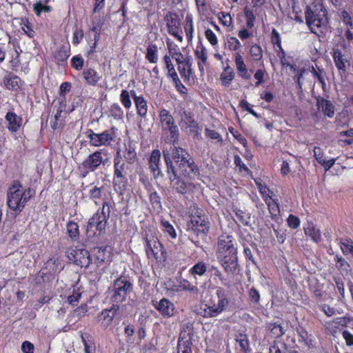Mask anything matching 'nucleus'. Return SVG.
Masks as SVG:
<instances>
[{"mask_svg":"<svg viewBox=\"0 0 353 353\" xmlns=\"http://www.w3.org/2000/svg\"><path fill=\"white\" fill-rule=\"evenodd\" d=\"M305 14L306 23L310 28L311 31L316 34H318V32L323 33V30L326 28L327 23L326 16H322L317 19H312L311 15L313 14V11L310 7H307Z\"/></svg>","mask_w":353,"mask_h":353,"instance_id":"nucleus-9","label":"nucleus"},{"mask_svg":"<svg viewBox=\"0 0 353 353\" xmlns=\"http://www.w3.org/2000/svg\"><path fill=\"white\" fill-rule=\"evenodd\" d=\"M304 232L306 236H310L316 243L319 242L321 239L320 230L316 228L312 223H307L304 228Z\"/></svg>","mask_w":353,"mask_h":353,"instance_id":"nucleus-25","label":"nucleus"},{"mask_svg":"<svg viewBox=\"0 0 353 353\" xmlns=\"http://www.w3.org/2000/svg\"><path fill=\"white\" fill-rule=\"evenodd\" d=\"M126 170L125 163L122 162L121 157L119 155L114 159V176H125Z\"/></svg>","mask_w":353,"mask_h":353,"instance_id":"nucleus-33","label":"nucleus"},{"mask_svg":"<svg viewBox=\"0 0 353 353\" xmlns=\"http://www.w3.org/2000/svg\"><path fill=\"white\" fill-rule=\"evenodd\" d=\"M63 113V109L61 107H59L57 110V112L52 119L50 121V126L52 129L57 130L58 129L61 125L62 124L63 117L61 115Z\"/></svg>","mask_w":353,"mask_h":353,"instance_id":"nucleus-41","label":"nucleus"},{"mask_svg":"<svg viewBox=\"0 0 353 353\" xmlns=\"http://www.w3.org/2000/svg\"><path fill=\"white\" fill-rule=\"evenodd\" d=\"M88 196L97 205H99L101 202L104 201L102 188L97 186H93L89 190Z\"/></svg>","mask_w":353,"mask_h":353,"instance_id":"nucleus-30","label":"nucleus"},{"mask_svg":"<svg viewBox=\"0 0 353 353\" xmlns=\"http://www.w3.org/2000/svg\"><path fill=\"white\" fill-rule=\"evenodd\" d=\"M123 157L128 163H132L137 158V154L134 149L131 146H129L128 148H125Z\"/></svg>","mask_w":353,"mask_h":353,"instance_id":"nucleus-53","label":"nucleus"},{"mask_svg":"<svg viewBox=\"0 0 353 353\" xmlns=\"http://www.w3.org/2000/svg\"><path fill=\"white\" fill-rule=\"evenodd\" d=\"M6 88L9 90H17L19 88L20 79L17 76H6L3 79Z\"/></svg>","mask_w":353,"mask_h":353,"instance_id":"nucleus-39","label":"nucleus"},{"mask_svg":"<svg viewBox=\"0 0 353 353\" xmlns=\"http://www.w3.org/2000/svg\"><path fill=\"white\" fill-rule=\"evenodd\" d=\"M217 251L223 255L237 253V250L234 246L232 236L227 234L219 236L217 243Z\"/></svg>","mask_w":353,"mask_h":353,"instance_id":"nucleus-13","label":"nucleus"},{"mask_svg":"<svg viewBox=\"0 0 353 353\" xmlns=\"http://www.w3.org/2000/svg\"><path fill=\"white\" fill-rule=\"evenodd\" d=\"M210 270L212 275L216 278L219 279V280L221 281L222 284H223L225 286L230 287V285L226 283V279L224 277L223 274L217 267L212 266Z\"/></svg>","mask_w":353,"mask_h":353,"instance_id":"nucleus-57","label":"nucleus"},{"mask_svg":"<svg viewBox=\"0 0 353 353\" xmlns=\"http://www.w3.org/2000/svg\"><path fill=\"white\" fill-rule=\"evenodd\" d=\"M134 103L136 105L137 114L141 117H145L148 112V105L145 99L142 96H140L137 98H135Z\"/></svg>","mask_w":353,"mask_h":353,"instance_id":"nucleus-32","label":"nucleus"},{"mask_svg":"<svg viewBox=\"0 0 353 353\" xmlns=\"http://www.w3.org/2000/svg\"><path fill=\"white\" fill-rule=\"evenodd\" d=\"M33 10L37 16H40L41 12H48L51 10V7L43 6L41 2L36 3L33 5Z\"/></svg>","mask_w":353,"mask_h":353,"instance_id":"nucleus-58","label":"nucleus"},{"mask_svg":"<svg viewBox=\"0 0 353 353\" xmlns=\"http://www.w3.org/2000/svg\"><path fill=\"white\" fill-rule=\"evenodd\" d=\"M332 57L336 68L339 70L345 72L347 69L345 63H347L348 61L345 59L342 52L339 49H334Z\"/></svg>","mask_w":353,"mask_h":353,"instance_id":"nucleus-24","label":"nucleus"},{"mask_svg":"<svg viewBox=\"0 0 353 353\" xmlns=\"http://www.w3.org/2000/svg\"><path fill=\"white\" fill-rule=\"evenodd\" d=\"M102 150L96 151L90 154L79 166V170L81 172V176L84 178L88 173L95 171L100 166L101 164H105L102 156Z\"/></svg>","mask_w":353,"mask_h":353,"instance_id":"nucleus-5","label":"nucleus"},{"mask_svg":"<svg viewBox=\"0 0 353 353\" xmlns=\"http://www.w3.org/2000/svg\"><path fill=\"white\" fill-rule=\"evenodd\" d=\"M180 125L182 130H189L190 132H195L198 128V124L191 114L186 112L181 114Z\"/></svg>","mask_w":353,"mask_h":353,"instance_id":"nucleus-19","label":"nucleus"},{"mask_svg":"<svg viewBox=\"0 0 353 353\" xmlns=\"http://www.w3.org/2000/svg\"><path fill=\"white\" fill-rule=\"evenodd\" d=\"M69 57L70 49L67 47H61L54 55V58L58 62H64Z\"/></svg>","mask_w":353,"mask_h":353,"instance_id":"nucleus-43","label":"nucleus"},{"mask_svg":"<svg viewBox=\"0 0 353 353\" xmlns=\"http://www.w3.org/2000/svg\"><path fill=\"white\" fill-rule=\"evenodd\" d=\"M235 64L236 70L240 73L241 72H246V66L244 63L242 56L239 53L235 54Z\"/></svg>","mask_w":353,"mask_h":353,"instance_id":"nucleus-55","label":"nucleus"},{"mask_svg":"<svg viewBox=\"0 0 353 353\" xmlns=\"http://www.w3.org/2000/svg\"><path fill=\"white\" fill-rule=\"evenodd\" d=\"M162 130L168 134L166 142L172 143L174 145L179 142V130L176 124L166 127Z\"/></svg>","mask_w":353,"mask_h":353,"instance_id":"nucleus-22","label":"nucleus"},{"mask_svg":"<svg viewBox=\"0 0 353 353\" xmlns=\"http://www.w3.org/2000/svg\"><path fill=\"white\" fill-rule=\"evenodd\" d=\"M71 62L72 67L77 70H80L83 67L84 60L81 55H76L73 57Z\"/></svg>","mask_w":353,"mask_h":353,"instance_id":"nucleus-56","label":"nucleus"},{"mask_svg":"<svg viewBox=\"0 0 353 353\" xmlns=\"http://www.w3.org/2000/svg\"><path fill=\"white\" fill-rule=\"evenodd\" d=\"M312 73L314 77L317 79V80L319 81L322 86V88L324 89L326 85L324 79V76L325 74V72L319 68H318V70H316L314 69V68H312Z\"/></svg>","mask_w":353,"mask_h":353,"instance_id":"nucleus-54","label":"nucleus"},{"mask_svg":"<svg viewBox=\"0 0 353 353\" xmlns=\"http://www.w3.org/2000/svg\"><path fill=\"white\" fill-rule=\"evenodd\" d=\"M185 32L186 34V37L188 41H191L193 38V19L192 14H187L185 18Z\"/></svg>","mask_w":353,"mask_h":353,"instance_id":"nucleus-38","label":"nucleus"},{"mask_svg":"<svg viewBox=\"0 0 353 353\" xmlns=\"http://www.w3.org/2000/svg\"><path fill=\"white\" fill-rule=\"evenodd\" d=\"M161 245L155 238L146 240L145 250L148 255L152 254L154 258H158L159 252L161 251Z\"/></svg>","mask_w":353,"mask_h":353,"instance_id":"nucleus-23","label":"nucleus"},{"mask_svg":"<svg viewBox=\"0 0 353 353\" xmlns=\"http://www.w3.org/2000/svg\"><path fill=\"white\" fill-rule=\"evenodd\" d=\"M221 264L228 274L235 273L239 266L237 253L225 254L221 260Z\"/></svg>","mask_w":353,"mask_h":353,"instance_id":"nucleus-15","label":"nucleus"},{"mask_svg":"<svg viewBox=\"0 0 353 353\" xmlns=\"http://www.w3.org/2000/svg\"><path fill=\"white\" fill-rule=\"evenodd\" d=\"M250 54L254 61H260L263 57V50L257 44L251 46Z\"/></svg>","mask_w":353,"mask_h":353,"instance_id":"nucleus-47","label":"nucleus"},{"mask_svg":"<svg viewBox=\"0 0 353 353\" xmlns=\"http://www.w3.org/2000/svg\"><path fill=\"white\" fill-rule=\"evenodd\" d=\"M236 341L239 343L242 351L246 352L249 349V340L245 334H240L238 335L236 338Z\"/></svg>","mask_w":353,"mask_h":353,"instance_id":"nucleus-48","label":"nucleus"},{"mask_svg":"<svg viewBox=\"0 0 353 353\" xmlns=\"http://www.w3.org/2000/svg\"><path fill=\"white\" fill-rule=\"evenodd\" d=\"M168 27V32L174 36L178 41L181 42L183 37L180 32H182L181 28V22L177 14L169 12L164 18Z\"/></svg>","mask_w":353,"mask_h":353,"instance_id":"nucleus-8","label":"nucleus"},{"mask_svg":"<svg viewBox=\"0 0 353 353\" xmlns=\"http://www.w3.org/2000/svg\"><path fill=\"white\" fill-rule=\"evenodd\" d=\"M152 305L163 318H170L175 312L174 305L168 299L163 298L160 301H152Z\"/></svg>","mask_w":353,"mask_h":353,"instance_id":"nucleus-12","label":"nucleus"},{"mask_svg":"<svg viewBox=\"0 0 353 353\" xmlns=\"http://www.w3.org/2000/svg\"><path fill=\"white\" fill-rule=\"evenodd\" d=\"M128 179L125 176H114L113 185L114 190L119 194H123L126 190Z\"/></svg>","mask_w":353,"mask_h":353,"instance_id":"nucleus-28","label":"nucleus"},{"mask_svg":"<svg viewBox=\"0 0 353 353\" xmlns=\"http://www.w3.org/2000/svg\"><path fill=\"white\" fill-rule=\"evenodd\" d=\"M103 206L101 208V212H99V214L101 216H104L105 219L108 220V219L110 216V208L112 207V205L110 201H103Z\"/></svg>","mask_w":353,"mask_h":353,"instance_id":"nucleus-59","label":"nucleus"},{"mask_svg":"<svg viewBox=\"0 0 353 353\" xmlns=\"http://www.w3.org/2000/svg\"><path fill=\"white\" fill-rule=\"evenodd\" d=\"M192 63L189 57L185 58V61L178 66V70L181 76L185 79H189L190 77L192 74L191 69Z\"/></svg>","mask_w":353,"mask_h":353,"instance_id":"nucleus-29","label":"nucleus"},{"mask_svg":"<svg viewBox=\"0 0 353 353\" xmlns=\"http://www.w3.org/2000/svg\"><path fill=\"white\" fill-rule=\"evenodd\" d=\"M265 203L268 205L269 212L272 219L277 217L279 215L280 210L279 203L274 201H270L268 198L265 199Z\"/></svg>","mask_w":353,"mask_h":353,"instance_id":"nucleus-40","label":"nucleus"},{"mask_svg":"<svg viewBox=\"0 0 353 353\" xmlns=\"http://www.w3.org/2000/svg\"><path fill=\"white\" fill-rule=\"evenodd\" d=\"M270 333L274 338H279L282 336L285 332V329L279 323H273L270 325Z\"/></svg>","mask_w":353,"mask_h":353,"instance_id":"nucleus-44","label":"nucleus"},{"mask_svg":"<svg viewBox=\"0 0 353 353\" xmlns=\"http://www.w3.org/2000/svg\"><path fill=\"white\" fill-rule=\"evenodd\" d=\"M288 350L284 344H274L270 348V353H288Z\"/></svg>","mask_w":353,"mask_h":353,"instance_id":"nucleus-64","label":"nucleus"},{"mask_svg":"<svg viewBox=\"0 0 353 353\" xmlns=\"http://www.w3.org/2000/svg\"><path fill=\"white\" fill-rule=\"evenodd\" d=\"M161 152L159 150H154L149 159V168L154 179L163 178L164 174L161 168Z\"/></svg>","mask_w":353,"mask_h":353,"instance_id":"nucleus-14","label":"nucleus"},{"mask_svg":"<svg viewBox=\"0 0 353 353\" xmlns=\"http://www.w3.org/2000/svg\"><path fill=\"white\" fill-rule=\"evenodd\" d=\"M132 291V284L125 278L120 277L114 281L110 289L111 301L114 305L123 302L127 295Z\"/></svg>","mask_w":353,"mask_h":353,"instance_id":"nucleus-2","label":"nucleus"},{"mask_svg":"<svg viewBox=\"0 0 353 353\" xmlns=\"http://www.w3.org/2000/svg\"><path fill=\"white\" fill-rule=\"evenodd\" d=\"M163 155L166 165V170H168V163L169 161L177 171V168L180 165H183L185 161L192 157L185 149L176 145L172 148L171 154L168 150H163Z\"/></svg>","mask_w":353,"mask_h":353,"instance_id":"nucleus-3","label":"nucleus"},{"mask_svg":"<svg viewBox=\"0 0 353 353\" xmlns=\"http://www.w3.org/2000/svg\"><path fill=\"white\" fill-rule=\"evenodd\" d=\"M161 226L163 232L165 234H167L172 239H175L176 237V232L174 230L173 225L167 220L161 219Z\"/></svg>","mask_w":353,"mask_h":353,"instance_id":"nucleus-37","label":"nucleus"},{"mask_svg":"<svg viewBox=\"0 0 353 353\" xmlns=\"http://www.w3.org/2000/svg\"><path fill=\"white\" fill-rule=\"evenodd\" d=\"M150 202L154 208H161V197L157 192H152L150 195Z\"/></svg>","mask_w":353,"mask_h":353,"instance_id":"nucleus-60","label":"nucleus"},{"mask_svg":"<svg viewBox=\"0 0 353 353\" xmlns=\"http://www.w3.org/2000/svg\"><path fill=\"white\" fill-rule=\"evenodd\" d=\"M216 294L218 297V301L223 303V304H225L226 305H228L229 304V300L226 297L225 294V291L223 289H222L221 288H217L216 290Z\"/></svg>","mask_w":353,"mask_h":353,"instance_id":"nucleus-61","label":"nucleus"},{"mask_svg":"<svg viewBox=\"0 0 353 353\" xmlns=\"http://www.w3.org/2000/svg\"><path fill=\"white\" fill-rule=\"evenodd\" d=\"M34 194L33 189H23L19 182H14L8 190L7 204L12 210L21 212Z\"/></svg>","mask_w":353,"mask_h":353,"instance_id":"nucleus-1","label":"nucleus"},{"mask_svg":"<svg viewBox=\"0 0 353 353\" xmlns=\"http://www.w3.org/2000/svg\"><path fill=\"white\" fill-rule=\"evenodd\" d=\"M145 57L150 63H155L158 61V48L155 44L148 45Z\"/></svg>","mask_w":353,"mask_h":353,"instance_id":"nucleus-34","label":"nucleus"},{"mask_svg":"<svg viewBox=\"0 0 353 353\" xmlns=\"http://www.w3.org/2000/svg\"><path fill=\"white\" fill-rule=\"evenodd\" d=\"M106 224L107 220L105 219L104 216H101L97 212L89 219L88 228L92 229L95 227L97 230L101 233L105 231Z\"/></svg>","mask_w":353,"mask_h":353,"instance_id":"nucleus-18","label":"nucleus"},{"mask_svg":"<svg viewBox=\"0 0 353 353\" xmlns=\"http://www.w3.org/2000/svg\"><path fill=\"white\" fill-rule=\"evenodd\" d=\"M67 233L72 241H77L80 236L79 225L74 221H69L66 225Z\"/></svg>","mask_w":353,"mask_h":353,"instance_id":"nucleus-31","label":"nucleus"},{"mask_svg":"<svg viewBox=\"0 0 353 353\" xmlns=\"http://www.w3.org/2000/svg\"><path fill=\"white\" fill-rule=\"evenodd\" d=\"M163 60L165 64V68L168 72V76H169L171 79L177 76V74L174 70L170 57L168 55H165L163 57Z\"/></svg>","mask_w":353,"mask_h":353,"instance_id":"nucleus-50","label":"nucleus"},{"mask_svg":"<svg viewBox=\"0 0 353 353\" xmlns=\"http://www.w3.org/2000/svg\"><path fill=\"white\" fill-rule=\"evenodd\" d=\"M119 305L113 304L109 309L103 310L101 313V325L107 328L109 327L113 321L114 317L117 315L119 310Z\"/></svg>","mask_w":353,"mask_h":353,"instance_id":"nucleus-17","label":"nucleus"},{"mask_svg":"<svg viewBox=\"0 0 353 353\" xmlns=\"http://www.w3.org/2000/svg\"><path fill=\"white\" fill-rule=\"evenodd\" d=\"M82 77L86 83L94 86L101 79V76L92 68H86L82 72Z\"/></svg>","mask_w":353,"mask_h":353,"instance_id":"nucleus-21","label":"nucleus"},{"mask_svg":"<svg viewBox=\"0 0 353 353\" xmlns=\"http://www.w3.org/2000/svg\"><path fill=\"white\" fill-rule=\"evenodd\" d=\"M208 306L210 307V312L213 314L214 317L217 316L221 313H222L224 310H225L228 305L223 304L218 301L216 304L214 303L209 304Z\"/></svg>","mask_w":353,"mask_h":353,"instance_id":"nucleus-45","label":"nucleus"},{"mask_svg":"<svg viewBox=\"0 0 353 353\" xmlns=\"http://www.w3.org/2000/svg\"><path fill=\"white\" fill-rule=\"evenodd\" d=\"M189 227L198 236H205L209 232L210 223L208 219L204 216H193L191 218Z\"/></svg>","mask_w":353,"mask_h":353,"instance_id":"nucleus-10","label":"nucleus"},{"mask_svg":"<svg viewBox=\"0 0 353 353\" xmlns=\"http://www.w3.org/2000/svg\"><path fill=\"white\" fill-rule=\"evenodd\" d=\"M177 170L181 176L189 179L199 178L200 175L199 168L192 157L185 161V163L180 165Z\"/></svg>","mask_w":353,"mask_h":353,"instance_id":"nucleus-11","label":"nucleus"},{"mask_svg":"<svg viewBox=\"0 0 353 353\" xmlns=\"http://www.w3.org/2000/svg\"><path fill=\"white\" fill-rule=\"evenodd\" d=\"M168 179L170 180V187L181 194H185L188 190L187 183L180 177L174 166H172L171 162L168 163V170H166Z\"/></svg>","mask_w":353,"mask_h":353,"instance_id":"nucleus-6","label":"nucleus"},{"mask_svg":"<svg viewBox=\"0 0 353 353\" xmlns=\"http://www.w3.org/2000/svg\"><path fill=\"white\" fill-rule=\"evenodd\" d=\"M205 35L208 41L212 45L217 44L218 40L216 34L211 29H207L205 32Z\"/></svg>","mask_w":353,"mask_h":353,"instance_id":"nucleus-63","label":"nucleus"},{"mask_svg":"<svg viewBox=\"0 0 353 353\" xmlns=\"http://www.w3.org/2000/svg\"><path fill=\"white\" fill-rule=\"evenodd\" d=\"M341 248L344 254H350L353 256V241L350 239H345L341 241Z\"/></svg>","mask_w":353,"mask_h":353,"instance_id":"nucleus-42","label":"nucleus"},{"mask_svg":"<svg viewBox=\"0 0 353 353\" xmlns=\"http://www.w3.org/2000/svg\"><path fill=\"white\" fill-rule=\"evenodd\" d=\"M8 121V128L12 132H16L20 128L22 119L13 112H8L6 115Z\"/></svg>","mask_w":353,"mask_h":353,"instance_id":"nucleus-20","label":"nucleus"},{"mask_svg":"<svg viewBox=\"0 0 353 353\" xmlns=\"http://www.w3.org/2000/svg\"><path fill=\"white\" fill-rule=\"evenodd\" d=\"M234 77V72L233 70L229 66L226 67L221 75V80L222 81V84L225 87H228L231 81L233 80Z\"/></svg>","mask_w":353,"mask_h":353,"instance_id":"nucleus-35","label":"nucleus"},{"mask_svg":"<svg viewBox=\"0 0 353 353\" xmlns=\"http://www.w3.org/2000/svg\"><path fill=\"white\" fill-rule=\"evenodd\" d=\"M192 345L191 339L184 341H179L178 348L181 353H192L191 346Z\"/></svg>","mask_w":353,"mask_h":353,"instance_id":"nucleus-52","label":"nucleus"},{"mask_svg":"<svg viewBox=\"0 0 353 353\" xmlns=\"http://www.w3.org/2000/svg\"><path fill=\"white\" fill-rule=\"evenodd\" d=\"M159 120L162 129L176 123L174 117L166 109L160 111Z\"/></svg>","mask_w":353,"mask_h":353,"instance_id":"nucleus-27","label":"nucleus"},{"mask_svg":"<svg viewBox=\"0 0 353 353\" xmlns=\"http://www.w3.org/2000/svg\"><path fill=\"white\" fill-rule=\"evenodd\" d=\"M115 128L105 130L101 133H96L90 129L85 132L86 137L90 145L94 147L109 146L112 144L114 137Z\"/></svg>","mask_w":353,"mask_h":353,"instance_id":"nucleus-4","label":"nucleus"},{"mask_svg":"<svg viewBox=\"0 0 353 353\" xmlns=\"http://www.w3.org/2000/svg\"><path fill=\"white\" fill-rule=\"evenodd\" d=\"M316 107L328 118H332L334 116L335 107L331 101L318 97L316 98Z\"/></svg>","mask_w":353,"mask_h":353,"instance_id":"nucleus-16","label":"nucleus"},{"mask_svg":"<svg viewBox=\"0 0 353 353\" xmlns=\"http://www.w3.org/2000/svg\"><path fill=\"white\" fill-rule=\"evenodd\" d=\"M120 101L123 107L129 110L132 107V102L130 97V92L126 90H123L120 94Z\"/></svg>","mask_w":353,"mask_h":353,"instance_id":"nucleus-46","label":"nucleus"},{"mask_svg":"<svg viewBox=\"0 0 353 353\" xmlns=\"http://www.w3.org/2000/svg\"><path fill=\"white\" fill-rule=\"evenodd\" d=\"M67 256L70 261L81 268H88L92 261L89 252L83 248H75L67 252Z\"/></svg>","mask_w":353,"mask_h":353,"instance_id":"nucleus-7","label":"nucleus"},{"mask_svg":"<svg viewBox=\"0 0 353 353\" xmlns=\"http://www.w3.org/2000/svg\"><path fill=\"white\" fill-rule=\"evenodd\" d=\"M207 271V265L203 261H199L193 265L189 270L190 273L196 277L203 276Z\"/></svg>","mask_w":353,"mask_h":353,"instance_id":"nucleus-36","label":"nucleus"},{"mask_svg":"<svg viewBox=\"0 0 353 353\" xmlns=\"http://www.w3.org/2000/svg\"><path fill=\"white\" fill-rule=\"evenodd\" d=\"M225 46L228 48V49L233 51H236L241 47L240 41L234 37H231L227 39Z\"/></svg>","mask_w":353,"mask_h":353,"instance_id":"nucleus-51","label":"nucleus"},{"mask_svg":"<svg viewBox=\"0 0 353 353\" xmlns=\"http://www.w3.org/2000/svg\"><path fill=\"white\" fill-rule=\"evenodd\" d=\"M195 55L198 59V66L201 72H204V65L206 64L208 59L207 50L203 46L197 47L195 50Z\"/></svg>","mask_w":353,"mask_h":353,"instance_id":"nucleus-26","label":"nucleus"},{"mask_svg":"<svg viewBox=\"0 0 353 353\" xmlns=\"http://www.w3.org/2000/svg\"><path fill=\"white\" fill-rule=\"evenodd\" d=\"M341 18H342L343 23L347 26V28H353L352 19L346 10H343L341 12Z\"/></svg>","mask_w":353,"mask_h":353,"instance_id":"nucleus-62","label":"nucleus"},{"mask_svg":"<svg viewBox=\"0 0 353 353\" xmlns=\"http://www.w3.org/2000/svg\"><path fill=\"white\" fill-rule=\"evenodd\" d=\"M110 114L115 119H121L123 116V111L121 106L117 103H114L110 109Z\"/></svg>","mask_w":353,"mask_h":353,"instance_id":"nucleus-49","label":"nucleus"}]
</instances>
